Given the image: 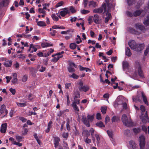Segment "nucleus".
Instances as JSON below:
<instances>
[{
  "label": "nucleus",
  "mask_w": 149,
  "mask_h": 149,
  "mask_svg": "<svg viewBox=\"0 0 149 149\" xmlns=\"http://www.w3.org/2000/svg\"><path fill=\"white\" fill-rule=\"evenodd\" d=\"M61 56H59L57 55L52 59V61L55 63L60 58H61Z\"/></svg>",
  "instance_id": "7c9ffc66"
},
{
  "label": "nucleus",
  "mask_w": 149,
  "mask_h": 149,
  "mask_svg": "<svg viewBox=\"0 0 149 149\" xmlns=\"http://www.w3.org/2000/svg\"><path fill=\"white\" fill-rule=\"evenodd\" d=\"M107 4L106 5V3H104L102 5L101 7L94 9L93 12L95 13L100 14L103 11V13H104L107 11Z\"/></svg>",
  "instance_id": "20e7f679"
},
{
  "label": "nucleus",
  "mask_w": 149,
  "mask_h": 149,
  "mask_svg": "<svg viewBox=\"0 0 149 149\" xmlns=\"http://www.w3.org/2000/svg\"><path fill=\"white\" fill-rule=\"evenodd\" d=\"M145 138L143 135L139 137V146L140 149H144L145 146Z\"/></svg>",
  "instance_id": "0eeeda50"
},
{
  "label": "nucleus",
  "mask_w": 149,
  "mask_h": 149,
  "mask_svg": "<svg viewBox=\"0 0 149 149\" xmlns=\"http://www.w3.org/2000/svg\"><path fill=\"white\" fill-rule=\"evenodd\" d=\"M141 95L144 102L145 104H148V102L146 97L143 92H141Z\"/></svg>",
  "instance_id": "6ab92c4d"
},
{
  "label": "nucleus",
  "mask_w": 149,
  "mask_h": 149,
  "mask_svg": "<svg viewBox=\"0 0 149 149\" xmlns=\"http://www.w3.org/2000/svg\"><path fill=\"white\" fill-rule=\"evenodd\" d=\"M54 51V50L53 49H51L50 50H49L48 52L44 56V57H46L47 56H48L49 55Z\"/></svg>",
  "instance_id": "de8ad7c7"
},
{
  "label": "nucleus",
  "mask_w": 149,
  "mask_h": 149,
  "mask_svg": "<svg viewBox=\"0 0 149 149\" xmlns=\"http://www.w3.org/2000/svg\"><path fill=\"white\" fill-rule=\"evenodd\" d=\"M120 118L119 116H114L111 118V121L112 122H116L119 120Z\"/></svg>",
  "instance_id": "c85d7f7f"
},
{
  "label": "nucleus",
  "mask_w": 149,
  "mask_h": 149,
  "mask_svg": "<svg viewBox=\"0 0 149 149\" xmlns=\"http://www.w3.org/2000/svg\"><path fill=\"white\" fill-rule=\"evenodd\" d=\"M142 10H136L134 13V16L137 17L142 12Z\"/></svg>",
  "instance_id": "393cba45"
},
{
  "label": "nucleus",
  "mask_w": 149,
  "mask_h": 149,
  "mask_svg": "<svg viewBox=\"0 0 149 149\" xmlns=\"http://www.w3.org/2000/svg\"><path fill=\"white\" fill-rule=\"evenodd\" d=\"M141 131V130L140 128H134L133 129V131L136 134L139 133Z\"/></svg>",
  "instance_id": "4c0bfd02"
},
{
  "label": "nucleus",
  "mask_w": 149,
  "mask_h": 149,
  "mask_svg": "<svg viewBox=\"0 0 149 149\" xmlns=\"http://www.w3.org/2000/svg\"><path fill=\"white\" fill-rule=\"evenodd\" d=\"M20 120L22 121V122L24 123L27 121V119L23 117H20L19 118Z\"/></svg>",
  "instance_id": "774afa93"
},
{
  "label": "nucleus",
  "mask_w": 149,
  "mask_h": 149,
  "mask_svg": "<svg viewBox=\"0 0 149 149\" xmlns=\"http://www.w3.org/2000/svg\"><path fill=\"white\" fill-rule=\"evenodd\" d=\"M143 117L142 119V122L144 123H145L147 122V120L148 119V117L147 114V111H146L145 115L143 116H142Z\"/></svg>",
  "instance_id": "4468645a"
},
{
  "label": "nucleus",
  "mask_w": 149,
  "mask_h": 149,
  "mask_svg": "<svg viewBox=\"0 0 149 149\" xmlns=\"http://www.w3.org/2000/svg\"><path fill=\"white\" fill-rule=\"evenodd\" d=\"M101 111L102 113L105 114L106 113L107 110V107H102L101 108Z\"/></svg>",
  "instance_id": "c03bdc74"
},
{
  "label": "nucleus",
  "mask_w": 149,
  "mask_h": 149,
  "mask_svg": "<svg viewBox=\"0 0 149 149\" xmlns=\"http://www.w3.org/2000/svg\"><path fill=\"white\" fill-rule=\"evenodd\" d=\"M143 24L146 26H148L149 25V17L148 16L147 17V19L144 21Z\"/></svg>",
  "instance_id": "58836bf2"
},
{
  "label": "nucleus",
  "mask_w": 149,
  "mask_h": 149,
  "mask_svg": "<svg viewBox=\"0 0 149 149\" xmlns=\"http://www.w3.org/2000/svg\"><path fill=\"white\" fill-rule=\"evenodd\" d=\"M63 137L67 139L68 136V133H65L64 132L62 135Z\"/></svg>",
  "instance_id": "0e129e2a"
},
{
  "label": "nucleus",
  "mask_w": 149,
  "mask_h": 149,
  "mask_svg": "<svg viewBox=\"0 0 149 149\" xmlns=\"http://www.w3.org/2000/svg\"><path fill=\"white\" fill-rule=\"evenodd\" d=\"M135 27L136 29H139L143 32H144L146 31V29L143 26L139 24H136Z\"/></svg>",
  "instance_id": "9d476101"
},
{
  "label": "nucleus",
  "mask_w": 149,
  "mask_h": 149,
  "mask_svg": "<svg viewBox=\"0 0 149 149\" xmlns=\"http://www.w3.org/2000/svg\"><path fill=\"white\" fill-rule=\"evenodd\" d=\"M94 118L93 116H90L88 114L87 117L85 116H82L81 120L83 123L85 124L86 126L89 127L90 126L89 123L90 122H92Z\"/></svg>",
  "instance_id": "7ed1b4c3"
},
{
  "label": "nucleus",
  "mask_w": 149,
  "mask_h": 149,
  "mask_svg": "<svg viewBox=\"0 0 149 149\" xmlns=\"http://www.w3.org/2000/svg\"><path fill=\"white\" fill-rule=\"evenodd\" d=\"M140 110L142 111V116H143L144 112L145 111V107L143 105H141L140 106Z\"/></svg>",
  "instance_id": "49530a36"
},
{
  "label": "nucleus",
  "mask_w": 149,
  "mask_h": 149,
  "mask_svg": "<svg viewBox=\"0 0 149 149\" xmlns=\"http://www.w3.org/2000/svg\"><path fill=\"white\" fill-rule=\"evenodd\" d=\"M12 63V61H6L4 63V65L7 67H9L11 66Z\"/></svg>",
  "instance_id": "a878e982"
},
{
  "label": "nucleus",
  "mask_w": 149,
  "mask_h": 149,
  "mask_svg": "<svg viewBox=\"0 0 149 149\" xmlns=\"http://www.w3.org/2000/svg\"><path fill=\"white\" fill-rule=\"evenodd\" d=\"M107 10L106 12H105L107 17L105 18V22L107 23L111 17V15L110 13H109V10L112 7V5L111 3H108L107 4Z\"/></svg>",
  "instance_id": "39448f33"
},
{
  "label": "nucleus",
  "mask_w": 149,
  "mask_h": 149,
  "mask_svg": "<svg viewBox=\"0 0 149 149\" xmlns=\"http://www.w3.org/2000/svg\"><path fill=\"white\" fill-rule=\"evenodd\" d=\"M95 136L96 137L97 140V144H98L100 143L99 141L100 139V138L99 135L97 134H95Z\"/></svg>",
  "instance_id": "13d9d810"
},
{
  "label": "nucleus",
  "mask_w": 149,
  "mask_h": 149,
  "mask_svg": "<svg viewBox=\"0 0 149 149\" xmlns=\"http://www.w3.org/2000/svg\"><path fill=\"white\" fill-rule=\"evenodd\" d=\"M125 54L128 56H130L132 55L130 50L129 48L127 47L125 49Z\"/></svg>",
  "instance_id": "4be33fe9"
},
{
  "label": "nucleus",
  "mask_w": 149,
  "mask_h": 149,
  "mask_svg": "<svg viewBox=\"0 0 149 149\" xmlns=\"http://www.w3.org/2000/svg\"><path fill=\"white\" fill-rule=\"evenodd\" d=\"M94 22L97 24H99V16L97 14H95L94 15Z\"/></svg>",
  "instance_id": "f3484780"
},
{
  "label": "nucleus",
  "mask_w": 149,
  "mask_h": 149,
  "mask_svg": "<svg viewBox=\"0 0 149 149\" xmlns=\"http://www.w3.org/2000/svg\"><path fill=\"white\" fill-rule=\"evenodd\" d=\"M121 120L123 124L126 126L129 127L133 125V123L130 117H127L126 114H124L122 115Z\"/></svg>",
  "instance_id": "f03ea898"
},
{
  "label": "nucleus",
  "mask_w": 149,
  "mask_h": 149,
  "mask_svg": "<svg viewBox=\"0 0 149 149\" xmlns=\"http://www.w3.org/2000/svg\"><path fill=\"white\" fill-rule=\"evenodd\" d=\"M79 86L78 88L81 91L86 92L89 89V88L88 86L83 85V83L81 81H80L79 83Z\"/></svg>",
  "instance_id": "423d86ee"
},
{
  "label": "nucleus",
  "mask_w": 149,
  "mask_h": 149,
  "mask_svg": "<svg viewBox=\"0 0 149 149\" xmlns=\"http://www.w3.org/2000/svg\"><path fill=\"white\" fill-rule=\"evenodd\" d=\"M77 38H76V40H79L76 41V43L77 44H79L80 42H81L82 41L81 40L80 37L79 35L77 36Z\"/></svg>",
  "instance_id": "09e8293b"
},
{
  "label": "nucleus",
  "mask_w": 149,
  "mask_h": 149,
  "mask_svg": "<svg viewBox=\"0 0 149 149\" xmlns=\"http://www.w3.org/2000/svg\"><path fill=\"white\" fill-rule=\"evenodd\" d=\"M130 144L133 149H136L137 148L135 142L133 141H130Z\"/></svg>",
  "instance_id": "5701e85b"
},
{
  "label": "nucleus",
  "mask_w": 149,
  "mask_h": 149,
  "mask_svg": "<svg viewBox=\"0 0 149 149\" xmlns=\"http://www.w3.org/2000/svg\"><path fill=\"white\" fill-rule=\"evenodd\" d=\"M60 140V139L59 137H56L54 138V144L55 148H56L58 146Z\"/></svg>",
  "instance_id": "a211bd4d"
},
{
  "label": "nucleus",
  "mask_w": 149,
  "mask_h": 149,
  "mask_svg": "<svg viewBox=\"0 0 149 149\" xmlns=\"http://www.w3.org/2000/svg\"><path fill=\"white\" fill-rule=\"evenodd\" d=\"M37 50V48L34 47L33 44H31L30 46L29 49L28 50V51H30L31 53H32L33 52V51L36 52Z\"/></svg>",
  "instance_id": "2eb2a0df"
},
{
  "label": "nucleus",
  "mask_w": 149,
  "mask_h": 149,
  "mask_svg": "<svg viewBox=\"0 0 149 149\" xmlns=\"http://www.w3.org/2000/svg\"><path fill=\"white\" fill-rule=\"evenodd\" d=\"M69 13V11L67 8H65L63 10L60 12L59 13L62 17H64Z\"/></svg>",
  "instance_id": "f8f14e48"
},
{
  "label": "nucleus",
  "mask_w": 149,
  "mask_h": 149,
  "mask_svg": "<svg viewBox=\"0 0 149 149\" xmlns=\"http://www.w3.org/2000/svg\"><path fill=\"white\" fill-rule=\"evenodd\" d=\"M77 46H78L75 43H71L70 45V49H75Z\"/></svg>",
  "instance_id": "c9c22d12"
},
{
  "label": "nucleus",
  "mask_w": 149,
  "mask_h": 149,
  "mask_svg": "<svg viewBox=\"0 0 149 149\" xmlns=\"http://www.w3.org/2000/svg\"><path fill=\"white\" fill-rule=\"evenodd\" d=\"M69 123H70V121L69 120H68L67 122V124H66V128L68 130H70V127L69 125Z\"/></svg>",
  "instance_id": "680f3d73"
},
{
  "label": "nucleus",
  "mask_w": 149,
  "mask_h": 149,
  "mask_svg": "<svg viewBox=\"0 0 149 149\" xmlns=\"http://www.w3.org/2000/svg\"><path fill=\"white\" fill-rule=\"evenodd\" d=\"M136 70H137L139 76L142 78H144V73L141 70L140 66H139L136 68Z\"/></svg>",
  "instance_id": "9b49d317"
},
{
  "label": "nucleus",
  "mask_w": 149,
  "mask_h": 149,
  "mask_svg": "<svg viewBox=\"0 0 149 149\" xmlns=\"http://www.w3.org/2000/svg\"><path fill=\"white\" fill-rule=\"evenodd\" d=\"M37 25L40 26H46L45 23L43 21H39L37 22Z\"/></svg>",
  "instance_id": "473e14b6"
},
{
  "label": "nucleus",
  "mask_w": 149,
  "mask_h": 149,
  "mask_svg": "<svg viewBox=\"0 0 149 149\" xmlns=\"http://www.w3.org/2000/svg\"><path fill=\"white\" fill-rule=\"evenodd\" d=\"M23 138V137L21 136H16V139L18 142H19L21 141Z\"/></svg>",
  "instance_id": "3c124183"
},
{
  "label": "nucleus",
  "mask_w": 149,
  "mask_h": 149,
  "mask_svg": "<svg viewBox=\"0 0 149 149\" xmlns=\"http://www.w3.org/2000/svg\"><path fill=\"white\" fill-rule=\"evenodd\" d=\"M123 69L124 70L125 69L128 68L129 66V64L127 62H123L122 63Z\"/></svg>",
  "instance_id": "bb28decb"
},
{
  "label": "nucleus",
  "mask_w": 149,
  "mask_h": 149,
  "mask_svg": "<svg viewBox=\"0 0 149 149\" xmlns=\"http://www.w3.org/2000/svg\"><path fill=\"white\" fill-rule=\"evenodd\" d=\"M107 132L108 135L109 137L112 139H113V133L112 131L108 130L107 131Z\"/></svg>",
  "instance_id": "ea45409f"
},
{
  "label": "nucleus",
  "mask_w": 149,
  "mask_h": 149,
  "mask_svg": "<svg viewBox=\"0 0 149 149\" xmlns=\"http://www.w3.org/2000/svg\"><path fill=\"white\" fill-rule=\"evenodd\" d=\"M10 0H3L2 1L0 2V4L3 7L7 6L9 4Z\"/></svg>",
  "instance_id": "dca6fc26"
},
{
  "label": "nucleus",
  "mask_w": 149,
  "mask_h": 149,
  "mask_svg": "<svg viewBox=\"0 0 149 149\" xmlns=\"http://www.w3.org/2000/svg\"><path fill=\"white\" fill-rule=\"evenodd\" d=\"M133 101V102H136L137 101L141 102V99H140L139 96L138 95L136 96L135 97H132Z\"/></svg>",
  "instance_id": "c756f323"
},
{
  "label": "nucleus",
  "mask_w": 149,
  "mask_h": 149,
  "mask_svg": "<svg viewBox=\"0 0 149 149\" xmlns=\"http://www.w3.org/2000/svg\"><path fill=\"white\" fill-rule=\"evenodd\" d=\"M142 130L144 131L146 133L147 132V129L146 126L145 125H143L142 127Z\"/></svg>",
  "instance_id": "5fc2aeb1"
},
{
  "label": "nucleus",
  "mask_w": 149,
  "mask_h": 149,
  "mask_svg": "<svg viewBox=\"0 0 149 149\" xmlns=\"http://www.w3.org/2000/svg\"><path fill=\"white\" fill-rule=\"evenodd\" d=\"M29 69L30 72L32 74V76L33 77L35 76L36 75V69L32 67H30Z\"/></svg>",
  "instance_id": "aec40b11"
},
{
  "label": "nucleus",
  "mask_w": 149,
  "mask_h": 149,
  "mask_svg": "<svg viewBox=\"0 0 149 149\" xmlns=\"http://www.w3.org/2000/svg\"><path fill=\"white\" fill-rule=\"evenodd\" d=\"M34 98V96L31 93L28 96V99L30 101H32Z\"/></svg>",
  "instance_id": "a19ab883"
},
{
  "label": "nucleus",
  "mask_w": 149,
  "mask_h": 149,
  "mask_svg": "<svg viewBox=\"0 0 149 149\" xmlns=\"http://www.w3.org/2000/svg\"><path fill=\"white\" fill-rule=\"evenodd\" d=\"M52 17L53 20L54 21H57L58 20V17L56 15L54 14H53L52 15Z\"/></svg>",
  "instance_id": "79ce46f5"
},
{
  "label": "nucleus",
  "mask_w": 149,
  "mask_h": 149,
  "mask_svg": "<svg viewBox=\"0 0 149 149\" xmlns=\"http://www.w3.org/2000/svg\"><path fill=\"white\" fill-rule=\"evenodd\" d=\"M88 3V0H83V4L85 8H86L87 6Z\"/></svg>",
  "instance_id": "052dcab7"
},
{
  "label": "nucleus",
  "mask_w": 149,
  "mask_h": 149,
  "mask_svg": "<svg viewBox=\"0 0 149 149\" xmlns=\"http://www.w3.org/2000/svg\"><path fill=\"white\" fill-rule=\"evenodd\" d=\"M7 124L6 123L2 124L1 127L0 131L2 133H5L6 130Z\"/></svg>",
  "instance_id": "ddd939ff"
},
{
  "label": "nucleus",
  "mask_w": 149,
  "mask_h": 149,
  "mask_svg": "<svg viewBox=\"0 0 149 149\" xmlns=\"http://www.w3.org/2000/svg\"><path fill=\"white\" fill-rule=\"evenodd\" d=\"M9 90L13 95H14L15 94L16 92L15 89H13L11 88H10Z\"/></svg>",
  "instance_id": "4d7b16f0"
},
{
  "label": "nucleus",
  "mask_w": 149,
  "mask_h": 149,
  "mask_svg": "<svg viewBox=\"0 0 149 149\" xmlns=\"http://www.w3.org/2000/svg\"><path fill=\"white\" fill-rule=\"evenodd\" d=\"M70 77H72L75 79H77L79 78L78 76L77 75L74 73H73L71 75L69 76Z\"/></svg>",
  "instance_id": "37998d69"
},
{
  "label": "nucleus",
  "mask_w": 149,
  "mask_h": 149,
  "mask_svg": "<svg viewBox=\"0 0 149 149\" xmlns=\"http://www.w3.org/2000/svg\"><path fill=\"white\" fill-rule=\"evenodd\" d=\"M130 133V131L129 130H127L125 131L124 134L126 136L129 135Z\"/></svg>",
  "instance_id": "bf43d9fd"
},
{
  "label": "nucleus",
  "mask_w": 149,
  "mask_h": 149,
  "mask_svg": "<svg viewBox=\"0 0 149 149\" xmlns=\"http://www.w3.org/2000/svg\"><path fill=\"white\" fill-rule=\"evenodd\" d=\"M27 76L26 75L23 76L22 77V80L23 82L26 81L27 79Z\"/></svg>",
  "instance_id": "6e6d98bb"
},
{
  "label": "nucleus",
  "mask_w": 149,
  "mask_h": 149,
  "mask_svg": "<svg viewBox=\"0 0 149 149\" xmlns=\"http://www.w3.org/2000/svg\"><path fill=\"white\" fill-rule=\"evenodd\" d=\"M70 10L72 13H74L76 12V10L74 7L72 6L70 7Z\"/></svg>",
  "instance_id": "e2e57ef3"
},
{
  "label": "nucleus",
  "mask_w": 149,
  "mask_h": 149,
  "mask_svg": "<svg viewBox=\"0 0 149 149\" xmlns=\"http://www.w3.org/2000/svg\"><path fill=\"white\" fill-rule=\"evenodd\" d=\"M74 98H79L80 97V93L78 91H77L74 93Z\"/></svg>",
  "instance_id": "f704fd0d"
},
{
  "label": "nucleus",
  "mask_w": 149,
  "mask_h": 149,
  "mask_svg": "<svg viewBox=\"0 0 149 149\" xmlns=\"http://www.w3.org/2000/svg\"><path fill=\"white\" fill-rule=\"evenodd\" d=\"M123 102L122 100L118 97L114 103V106L115 108H116L119 105H122Z\"/></svg>",
  "instance_id": "1a4fd4ad"
},
{
  "label": "nucleus",
  "mask_w": 149,
  "mask_h": 149,
  "mask_svg": "<svg viewBox=\"0 0 149 149\" xmlns=\"http://www.w3.org/2000/svg\"><path fill=\"white\" fill-rule=\"evenodd\" d=\"M93 17L92 16H90L89 17L88 20L89 24H90L93 22Z\"/></svg>",
  "instance_id": "864d4df0"
},
{
  "label": "nucleus",
  "mask_w": 149,
  "mask_h": 149,
  "mask_svg": "<svg viewBox=\"0 0 149 149\" xmlns=\"http://www.w3.org/2000/svg\"><path fill=\"white\" fill-rule=\"evenodd\" d=\"M90 12V11L88 10H86L83 9V10H81V13L82 14H86Z\"/></svg>",
  "instance_id": "a18cd8bd"
},
{
  "label": "nucleus",
  "mask_w": 149,
  "mask_h": 149,
  "mask_svg": "<svg viewBox=\"0 0 149 149\" xmlns=\"http://www.w3.org/2000/svg\"><path fill=\"white\" fill-rule=\"evenodd\" d=\"M13 144L15 145L18 146H22V143H19V142H17L15 141H14L13 142Z\"/></svg>",
  "instance_id": "69168bd1"
},
{
  "label": "nucleus",
  "mask_w": 149,
  "mask_h": 149,
  "mask_svg": "<svg viewBox=\"0 0 149 149\" xmlns=\"http://www.w3.org/2000/svg\"><path fill=\"white\" fill-rule=\"evenodd\" d=\"M6 109V107L5 105L3 104L1 106L0 108V112L2 114L4 112Z\"/></svg>",
  "instance_id": "72a5a7b5"
},
{
  "label": "nucleus",
  "mask_w": 149,
  "mask_h": 149,
  "mask_svg": "<svg viewBox=\"0 0 149 149\" xmlns=\"http://www.w3.org/2000/svg\"><path fill=\"white\" fill-rule=\"evenodd\" d=\"M77 104H75L74 102H72L71 104V106L73 108L74 110L77 111H79V109L78 106H77Z\"/></svg>",
  "instance_id": "412c9836"
},
{
  "label": "nucleus",
  "mask_w": 149,
  "mask_h": 149,
  "mask_svg": "<svg viewBox=\"0 0 149 149\" xmlns=\"http://www.w3.org/2000/svg\"><path fill=\"white\" fill-rule=\"evenodd\" d=\"M96 125L98 127H105L104 125L103 124V123L102 121H100L99 122L97 123Z\"/></svg>",
  "instance_id": "2f4dec72"
},
{
  "label": "nucleus",
  "mask_w": 149,
  "mask_h": 149,
  "mask_svg": "<svg viewBox=\"0 0 149 149\" xmlns=\"http://www.w3.org/2000/svg\"><path fill=\"white\" fill-rule=\"evenodd\" d=\"M128 45L131 49L137 52L141 51L143 49L144 47V44H137L135 41L133 40L129 41Z\"/></svg>",
  "instance_id": "f257e3e1"
},
{
  "label": "nucleus",
  "mask_w": 149,
  "mask_h": 149,
  "mask_svg": "<svg viewBox=\"0 0 149 149\" xmlns=\"http://www.w3.org/2000/svg\"><path fill=\"white\" fill-rule=\"evenodd\" d=\"M126 14L128 17H132L133 16H134L133 13H132L130 11H127L126 12Z\"/></svg>",
  "instance_id": "8fccbe9b"
},
{
  "label": "nucleus",
  "mask_w": 149,
  "mask_h": 149,
  "mask_svg": "<svg viewBox=\"0 0 149 149\" xmlns=\"http://www.w3.org/2000/svg\"><path fill=\"white\" fill-rule=\"evenodd\" d=\"M69 66L68 68V71L70 72H74L75 71V70L73 67H74L76 68H77V65H75V64L72 62H70L69 63Z\"/></svg>",
  "instance_id": "6e6552de"
},
{
  "label": "nucleus",
  "mask_w": 149,
  "mask_h": 149,
  "mask_svg": "<svg viewBox=\"0 0 149 149\" xmlns=\"http://www.w3.org/2000/svg\"><path fill=\"white\" fill-rule=\"evenodd\" d=\"M96 118L98 120H100L101 119V114L100 113H97Z\"/></svg>",
  "instance_id": "338daca9"
},
{
  "label": "nucleus",
  "mask_w": 149,
  "mask_h": 149,
  "mask_svg": "<svg viewBox=\"0 0 149 149\" xmlns=\"http://www.w3.org/2000/svg\"><path fill=\"white\" fill-rule=\"evenodd\" d=\"M53 29H65V27L63 26L61 27L59 25H54L52 27Z\"/></svg>",
  "instance_id": "e433bc0d"
},
{
  "label": "nucleus",
  "mask_w": 149,
  "mask_h": 149,
  "mask_svg": "<svg viewBox=\"0 0 149 149\" xmlns=\"http://www.w3.org/2000/svg\"><path fill=\"white\" fill-rule=\"evenodd\" d=\"M52 46V44H50L48 43H42L41 44V46L43 48H44L48 47L51 46Z\"/></svg>",
  "instance_id": "cd10ccee"
},
{
  "label": "nucleus",
  "mask_w": 149,
  "mask_h": 149,
  "mask_svg": "<svg viewBox=\"0 0 149 149\" xmlns=\"http://www.w3.org/2000/svg\"><path fill=\"white\" fill-rule=\"evenodd\" d=\"M88 5L89 7H93L94 8H95L97 6V4L96 2L93 1H91L89 2Z\"/></svg>",
  "instance_id": "b1692460"
},
{
  "label": "nucleus",
  "mask_w": 149,
  "mask_h": 149,
  "mask_svg": "<svg viewBox=\"0 0 149 149\" xmlns=\"http://www.w3.org/2000/svg\"><path fill=\"white\" fill-rule=\"evenodd\" d=\"M74 101L72 102H74L75 104H79L80 103V100L77 98H74Z\"/></svg>",
  "instance_id": "603ef678"
}]
</instances>
